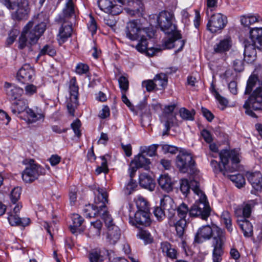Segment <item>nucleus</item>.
Listing matches in <instances>:
<instances>
[{
	"mask_svg": "<svg viewBox=\"0 0 262 262\" xmlns=\"http://www.w3.org/2000/svg\"><path fill=\"white\" fill-rule=\"evenodd\" d=\"M102 226V222L100 220L91 222V227L89 229V234L92 236H98L100 234Z\"/></svg>",
	"mask_w": 262,
	"mask_h": 262,
	"instance_id": "a19ab883",
	"label": "nucleus"
},
{
	"mask_svg": "<svg viewBox=\"0 0 262 262\" xmlns=\"http://www.w3.org/2000/svg\"><path fill=\"white\" fill-rule=\"evenodd\" d=\"M162 149L164 154L170 153L171 154H176L178 150L177 147L168 144L162 145Z\"/></svg>",
	"mask_w": 262,
	"mask_h": 262,
	"instance_id": "052dcab7",
	"label": "nucleus"
},
{
	"mask_svg": "<svg viewBox=\"0 0 262 262\" xmlns=\"http://www.w3.org/2000/svg\"><path fill=\"white\" fill-rule=\"evenodd\" d=\"M137 236L143 239L146 244H149L152 242V237L150 233L146 230H141Z\"/></svg>",
	"mask_w": 262,
	"mask_h": 262,
	"instance_id": "864d4df0",
	"label": "nucleus"
},
{
	"mask_svg": "<svg viewBox=\"0 0 262 262\" xmlns=\"http://www.w3.org/2000/svg\"><path fill=\"white\" fill-rule=\"evenodd\" d=\"M227 23V17L221 13L212 15L207 24V29L211 33L221 31Z\"/></svg>",
	"mask_w": 262,
	"mask_h": 262,
	"instance_id": "ddd939ff",
	"label": "nucleus"
},
{
	"mask_svg": "<svg viewBox=\"0 0 262 262\" xmlns=\"http://www.w3.org/2000/svg\"><path fill=\"white\" fill-rule=\"evenodd\" d=\"M158 145L152 144L149 146H143L140 148V152L149 157L155 155Z\"/></svg>",
	"mask_w": 262,
	"mask_h": 262,
	"instance_id": "09e8293b",
	"label": "nucleus"
},
{
	"mask_svg": "<svg viewBox=\"0 0 262 262\" xmlns=\"http://www.w3.org/2000/svg\"><path fill=\"white\" fill-rule=\"evenodd\" d=\"M175 107V104L165 106L160 117L161 121L164 124L165 127V130L163 133V135H166L169 130L171 126L173 125L176 120V115L173 114Z\"/></svg>",
	"mask_w": 262,
	"mask_h": 262,
	"instance_id": "f8f14e48",
	"label": "nucleus"
},
{
	"mask_svg": "<svg viewBox=\"0 0 262 262\" xmlns=\"http://www.w3.org/2000/svg\"><path fill=\"white\" fill-rule=\"evenodd\" d=\"M251 36L254 39H257V49L262 50V29H255L251 32Z\"/></svg>",
	"mask_w": 262,
	"mask_h": 262,
	"instance_id": "8fccbe9b",
	"label": "nucleus"
},
{
	"mask_svg": "<svg viewBox=\"0 0 262 262\" xmlns=\"http://www.w3.org/2000/svg\"><path fill=\"white\" fill-rule=\"evenodd\" d=\"M161 30L165 34L174 33L176 37H180V33L177 30L176 19L173 12L167 11H161L157 18Z\"/></svg>",
	"mask_w": 262,
	"mask_h": 262,
	"instance_id": "423d86ee",
	"label": "nucleus"
},
{
	"mask_svg": "<svg viewBox=\"0 0 262 262\" xmlns=\"http://www.w3.org/2000/svg\"><path fill=\"white\" fill-rule=\"evenodd\" d=\"M21 188L19 187H16L14 188L11 192L10 195V201L11 204L10 205H17L18 203H20L18 202V200L20 199V194H21Z\"/></svg>",
	"mask_w": 262,
	"mask_h": 262,
	"instance_id": "a18cd8bd",
	"label": "nucleus"
},
{
	"mask_svg": "<svg viewBox=\"0 0 262 262\" xmlns=\"http://www.w3.org/2000/svg\"><path fill=\"white\" fill-rule=\"evenodd\" d=\"M72 31L73 29L71 25L62 24L58 35V40L59 43L62 44L66 42L68 38L71 36Z\"/></svg>",
	"mask_w": 262,
	"mask_h": 262,
	"instance_id": "7c9ffc66",
	"label": "nucleus"
},
{
	"mask_svg": "<svg viewBox=\"0 0 262 262\" xmlns=\"http://www.w3.org/2000/svg\"><path fill=\"white\" fill-rule=\"evenodd\" d=\"M84 215L88 217H93L97 215H100L102 211H100L97 205L94 204L86 205L83 210Z\"/></svg>",
	"mask_w": 262,
	"mask_h": 262,
	"instance_id": "72a5a7b5",
	"label": "nucleus"
},
{
	"mask_svg": "<svg viewBox=\"0 0 262 262\" xmlns=\"http://www.w3.org/2000/svg\"><path fill=\"white\" fill-rule=\"evenodd\" d=\"M33 23L29 21L24 27L18 39V48L23 49L28 45L35 44L46 30V25L41 23L33 28Z\"/></svg>",
	"mask_w": 262,
	"mask_h": 262,
	"instance_id": "20e7f679",
	"label": "nucleus"
},
{
	"mask_svg": "<svg viewBox=\"0 0 262 262\" xmlns=\"http://www.w3.org/2000/svg\"><path fill=\"white\" fill-rule=\"evenodd\" d=\"M27 114L29 115L30 117L32 118L33 121H36L37 120L42 119L43 116L41 114H36L32 109L28 107L26 110Z\"/></svg>",
	"mask_w": 262,
	"mask_h": 262,
	"instance_id": "e2e57ef3",
	"label": "nucleus"
},
{
	"mask_svg": "<svg viewBox=\"0 0 262 262\" xmlns=\"http://www.w3.org/2000/svg\"><path fill=\"white\" fill-rule=\"evenodd\" d=\"M176 164L181 172L190 174L195 173V162L191 154L187 151H181L178 155Z\"/></svg>",
	"mask_w": 262,
	"mask_h": 262,
	"instance_id": "6e6552de",
	"label": "nucleus"
},
{
	"mask_svg": "<svg viewBox=\"0 0 262 262\" xmlns=\"http://www.w3.org/2000/svg\"><path fill=\"white\" fill-rule=\"evenodd\" d=\"M173 34L174 33H173L171 34H167L168 35H170V36H169L164 39L163 41V45L166 49H171L175 46L180 45V47L178 49V51H180L183 49L185 45V41L184 40H180L181 38V35L180 37L178 38L176 37Z\"/></svg>",
	"mask_w": 262,
	"mask_h": 262,
	"instance_id": "4be33fe9",
	"label": "nucleus"
},
{
	"mask_svg": "<svg viewBox=\"0 0 262 262\" xmlns=\"http://www.w3.org/2000/svg\"><path fill=\"white\" fill-rule=\"evenodd\" d=\"M46 170L36 163L33 160H30L28 166L22 173V179L26 183H31L38 178L39 176L44 175Z\"/></svg>",
	"mask_w": 262,
	"mask_h": 262,
	"instance_id": "1a4fd4ad",
	"label": "nucleus"
},
{
	"mask_svg": "<svg viewBox=\"0 0 262 262\" xmlns=\"http://www.w3.org/2000/svg\"><path fill=\"white\" fill-rule=\"evenodd\" d=\"M100 216L103 220L108 230L113 228L114 227H117L115 225L113 219L107 211V208L103 209Z\"/></svg>",
	"mask_w": 262,
	"mask_h": 262,
	"instance_id": "37998d69",
	"label": "nucleus"
},
{
	"mask_svg": "<svg viewBox=\"0 0 262 262\" xmlns=\"http://www.w3.org/2000/svg\"><path fill=\"white\" fill-rule=\"evenodd\" d=\"M89 71V66L85 63L79 62L75 67V73L77 74L81 75L86 74Z\"/></svg>",
	"mask_w": 262,
	"mask_h": 262,
	"instance_id": "603ef678",
	"label": "nucleus"
},
{
	"mask_svg": "<svg viewBox=\"0 0 262 262\" xmlns=\"http://www.w3.org/2000/svg\"><path fill=\"white\" fill-rule=\"evenodd\" d=\"M137 211L149 212V204L147 201L141 195H139L135 199Z\"/></svg>",
	"mask_w": 262,
	"mask_h": 262,
	"instance_id": "79ce46f5",
	"label": "nucleus"
},
{
	"mask_svg": "<svg viewBox=\"0 0 262 262\" xmlns=\"http://www.w3.org/2000/svg\"><path fill=\"white\" fill-rule=\"evenodd\" d=\"M179 113L181 117L184 120L192 121L194 119L195 114L194 110L189 111L184 107H182L180 108Z\"/></svg>",
	"mask_w": 262,
	"mask_h": 262,
	"instance_id": "de8ad7c7",
	"label": "nucleus"
},
{
	"mask_svg": "<svg viewBox=\"0 0 262 262\" xmlns=\"http://www.w3.org/2000/svg\"><path fill=\"white\" fill-rule=\"evenodd\" d=\"M153 80L158 89H163L167 85L168 80L167 76L164 73L157 74Z\"/></svg>",
	"mask_w": 262,
	"mask_h": 262,
	"instance_id": "58836bf2",
	"label": "nucleus"
},
{
	"mask_svg": "<svg viewBox=\"0 0 262 262\" xmlns=\"http://www.w3.org/2000/svg\"><path fill=\"white\" fill-rule=\"evenodd\" d=\"M220 163L212 160L210 164L215 173L222 172L224 175L227 171L233 172L237 168V164L239 162V153L235 149L228 150H223L219 153Z\"/></svg>",
	"mask_w": 262,
	"mask_h": 262,
	"instance_id": "7ed1b4c3",
	"label": "nucleus"
},
{
	"mask_svg": "<svg viewBox=\"0 0 262 262\" xmlns=\"http://www.w3.org/2000/svg\"><path fill=\"white\" fill-rule=\"evenodd\" d=\"M146 34H143L140 36V39L138 43L136 46V49L137 50L141 53L146 52L150 56H154L156 52L158 51V49L155 48H147V41L146 39Z\"/></svg>",
	"mask_w": 262,
	"mask_h": 262,
	"instance_id": "5701e85b",
	"label": "nucleus"
},
{
	"mask_svg": "<svg viewBox=\"0 0 262 262\" xmlns=\"http://www.w3.org/2000/svg\"><path fill=\"white\" fill-rule=\"evenodd\" d=\"M132 178H133L130 177L129 182L125 186V193L128 195L130 194L134 191H135L137 187L136 181L133 180Z\"/></svg>",
	"mask_w": 262,
	"mask_h": 262,
	"instance_id": "6e6d98bb",
	"label": "nucleus"
},
{
	"mask_svg": "<svg viewBox=\"0 0 262 262\" xmlns=\"http://www.w3.org/2000/svg\"><path fill=\"white\" fill-rule=\"evenodd\" d=\"M101 159L102 161L101 165L99 167H98L96 169V171L97 174H100L101 172H107L108 171L106 159L104 157H102Z\"/></svg>",
	"mask_w": 262,
	"mask_h": 262,
	"instance_id": "0e129e2a",
	"label": "nucleus"
},
{
	"mask_svg": "<svg viewBox=\"0 0 262 262\" xmlns=\"http://www.w3.org/2000/svg\"><path fill=\"white\" fill-rule=\"evenodd\" d=\"M237 223L242 230L245 237H250L253 234V226L246 219L243 220H237Z\"/></svg>",
	"mask_w": 262,
	"mask_h": 262,
	"instance_id": "f704fd0d",
	"label": "nucleus"
},
{
	"mask_svg": "<svg viewBox=\"0 0 262 262\" xmlns=\"http://www.w3.org/2000/svg\"><path fill=\"white\" fill-rule=\"evenodd\" d=\"M160 206L167 210L168 218L174 217L176 213V205L173 200L168 195H164L160 199Z\"/></svg>",
	"mask_w": 262,
	"mask_h": 262,
	"instance_id": "6ab92c4d",
	"label": "nucleus"
},
{
	"mask_svg": "<svg viewBox=\"0 0 262 262\" xmlns=\"http://www.w3.org/2000/svg\"><path fill=\"white\" fill-rule=\"evenodd\" d=\"M211 237H212V243H214L215 239H226V232L224 230L215 225L212 227L209 225L204 226L198 231L195 236V241L200 243L202 238L209 239Z\"/></svg>",
	"mask_w": 262,
	"mask_h": 262,
	"instance_id": "0eeeda50",
	"label": "nucleus"
},
{
	"mask_svg": "<svg viewBox=\"0 0 262 262\" xmlns=\"http://www.w3.org/2000/svg\"><path fill=\"white\" fill-rule=\"evenodd\" d=\"M196 182L198 183V189H199V183L196 181V180H192L191 181L190 183L189 184L188 181L187 179H183L181 180L180 181V190L182 192V193L186 196L188 193L190 191V189L191 187L192 190L193 191L194 193H195V192L194 191V189L196 187V184L195 182L193 183L192 185V182Z\"/></svg>",
	"mask_w": 262,
	"mask_h": 262,
	"instance_id": "473e14b6",
	"label": "nucleus"
},
{
	"mask_svg": "<svg viewBox=\"0 0 262 262\" xmlns=\"http://www.w3.org/2000/svg\"><path fill=\"white\" fill-rule=\"evenodd\" d=\"M248 181L256 190H260L262 187V174L259 171L247 173Z\"/></svg>",
	"mask_w": 262,
	"mask_h": 262,
	"instance_id": "cd10ccee",
	"label": "nucleus"
},
{
	"mask_svg": "<svg viewBox=\"0 0 262 262\" xmlns=\"http://www.w3.org/2000/svg\"><path fill=\"white\" fill-rule=\"evenodd\" d=\"M78 86L76 84V78L75 77L72 78L70 81L69 87L70 93V100L75 104L78 102Z\"/></svg>",
	"mask_w": 262,
	"mask_h": 262,
	"instance_id": "c9c22d12",
	"label": "nucleus"
},
{
	"mask_svg": "<svg viewBox=\"0 0 262 262\" xmlns=\"http://www.w3.org/2000/svg\"><path fill=\"white\" fill-rule=\"evenodd\" d=\"M194 182L196 184L194 191L198 198H195V203L190 209L184 203H181L176 207L175 216H177L178 220H186L188 214L190 216H200L204 220H206L210 215V208L207 201V197L200 189H198V183L195 181L192 183Z\"/></svg>",
	"mask_w": 262,
	"mask_h": 262,
	"instance_id": "f257e3e1",
	"label": "nucleus"
},
{
	"mask_svg": "<svg viewBox=\"0 0 262 262\" xmlns=\"http://www.w3.org/2000/svg\"><path fill=\"white\" fill-rule=\"evenodd\" d=\"M81 124L79 120L77 119L71 124V127L74 132L75 134L79 137L81 136L80 130L79 129Z\"/></svg>",
	"mask_w": 262,
	"mask_h": 262,
	"instance_id": "338daca9",
	"label": "nucleus"
},
{
	"mask_svg": "<svg viewBox=\"0 0 262 262\" xmlns=\"http://www.w3.org/2000/svg\"><path fill=\"white\" fill-rule=\"evenodd\" d=\"M229 178L231 181L235 183V186L238 188H241L245 184V180L243 176L238 173L229 176Z\"/></svg>",
	"mask_w": 262,
	"mask_h": 262,
	"instance_id": "49530a36",
	"label": "nucleus"
},
{
	"mask_svg": "<svg viewBox=\"0 0 262 262\" xmlns=\"http://www.w3.org/2000/svg\"><path fill=\"white\" fill-rule=\"evenodd\" d=\"M46 54L49 55L50 56H54L56 54V51L52 47L49 45H46L40 50L39 56H42Z\"/></svg>",
	"mask_w": 262,
	"mask_h": 262,
	"instance_id": "5fc2aeb1",
	"label": "nucleus"
},
{
	"mask_svg": "<svg viewBox=\"0 0 262 262\" xmlns=\"http://www.w3.org/2000/svg\"><path fill=\"white\" fill-rule=\"evenodd\" d=\"M260 18V17L258 16L252 15H244L241 17V22L244 26L248 27L256 22H258Z\"/></svg>",
	"mask_w": 262,
	"mask_h": 262,
	"instance_id": "c03bdc74",
	"label": "nucleus"
},
{
	"mask_svg": "<svg viewBox=\"0 0 262 262\" xmlns=\"http://www.w3.org/2000/svg\"><path fill=\"white\" fill-rule=\"evenodd\" d=\"M34 76V69L27 63L24 64L16 74L17 81L23 84L32 82Z\"/></svg>",
	"mask_w": 262,
	"mask_h": 262,
	"instance_id": "2eb2a0df",
	"label": "nucleus"
},
{
	"mask_svg": "<svg viewBox=\"0 0 262 262\" xmlns=\"http://www.w3.org/2000/svg\"><path fill=\"white\" fill-rule=\"evenodd\" d=\"M28 6L16 4L15 11L11 13L12 19L17 20L26 19L28 13Z\"/></svg>",
	"mask_w": 262,
	"mask_h": 262,
	"instance_id": "c85d7f7f",
	"label": "nucleus"
},
{
	"mask_svg": "<svg viewBox=\"0 0 262 262\" xmlns=\"http://www.w3.org/2000/svg\"><path fill=\"white\" fill-rule=\"evenodd\" d=\"M142 85L145 88L147 92H151L156 88L154 80H144L142 82Z\"/></svg>",
	"mask_w": 262,
	"mask_h": 262,
	"instance_id": "680f3d73",
	"label": "nucleus"
},
{
	"mask_svg": "<svg viewBox=\"0 0 262 262\" xmlns=\"http://www.w3.org/2000/svg\"><path fill=\"white\" fill-rule=\"evenodd\" d=\"M129 222L133 226H149L151 220L149 212L137 211L135 214H129Z\"/></svg>",
	"mask_w": 262,
	"mask_h": 262,
	"instance_id": "dca6fc26",
	"label": "nucleus"
},
{
	"mask_svg": "<svg viewBox=\"0 0 262 262\" xmlns=\"http://www.w3.org/2000/svg\"><path fill=\"white\" fill-rule=\"evenodd\" d=\"M124 32L126 37L133 41L138 40L140 36L144 34H146V36L149 38L152 37L154 35L151 29L144 27L139 19H134L127 22Z\"/></svg>",
	"mask_w": 262,
	"mask_h": 262,
	"instance_id": "39448f33",
	"label": "nucleus"
},
{
	"mask_svg": "<svg viewBox=\"0 0 262 262\" xmlns=\"http://www.w3.org/2000/svg\"><path fill=\"white\" fill-rule=\"evenodd\" d=\"M255 88L253 93L250 96L243 105L246 110V114L252 117H256L253 110L257 111L262 109V83L254 76L249 78L245 91V94H249Z\"/></svg>",
	"mask_w": 262,
	"mask_h": 262,
	"instance_id": "f03ea898",
	"label": "nucleus"
},
{
	"mask_svg": "<svg viewBox=\"0 0 262 262\" xmlns=\"http://www.w3.org/2000/svg\"><path fill=\"white\" fill-rule=\"evenodd\" d=\"M139 183L140 185L150 191L154 190L156 183L152 178L147 173H142L139 175Z\"/></svg>",
	"mask_w": 262,
	"mask_h": 262,
	"instance_id": "b1692460",
	"label": "nucleus"
},
{
	"mask_svg": "<svg viewBox=\"0 0 262 262\" xmlns=\"http://www.w3.org/2000/svg\"><path fill=\"white\" fill-rule=\"evenodd\" d=\"M27 84L25 87V94L29 96H32L37 92V87L32 84Z\"/></svg>",
	"mask_w": 262,
	"mask_h": 262,
	"instance_id": "bf43d9fd",
	"label": "nucleus"
},
{
	"mask_svg": "<svg viewBox=\"0 0 262 262\" xmlns=\"http://www.w3.org/2000/svg\"><path fill=\"white\" fill-rule=\"evenodd\" d=\"M158 184L161 188L167 192H169L173 190V183L171 178L167 174L160 176L158 180Z\"/></svg>",
	"mask_w": 262,
	"mask_h": 262,
	"instance_id": "c756f323",
	"label": "nucleus"
},
{
	"mask_svg": "<svg viewBox=\"0 0 262 262\" xmlns=\"http://www.w3.org/2000/svg\"><path fill=\"white\" fill-rule=\"evenodd\" d=\"M164 210L161 206L155 208L153 213L158 221H162L165 218V214Z\"/></svg>",
	"mask_w": 262,
	"mask_h": 262,
	"instance_id": "4d7b16f0",
	"label": "nucleus"
},
{
	"mask_svg": "<svg viewBox=\"0 0 262 262\" xmlns=\"http://www.w3.org/2000/svg\"><path fill=\"white\" fill-rule=\"evenodd\" d=\"M149 164L150 161L148 159L145 158L141 152L137 156L135 157L130 164L128 169L130 177L133 178L137 169L139 168L143 167L145 169H148L149 168Z\"/></svg>",
	"mask_w": 262,
	"mask_h": 262,
	"instance_id": "4468645a",
	"label": "nucleus"
},
{
	"mask_svg": "<svg viewBox=\"0 0 262 262\" xmlns=\"http://www.w3.org/2000/svg\"><path fill=\"white\" fill-rule=\"evenodd\" d=\"M62 12L63 16L59 18L58 21L60 23H66L68 19L75 17V5L73 0H66Z\"/></svg>",
	"mask_w": 262,
	"mask_h": 262,
	"instance_id": "412c9836",
	"label": "nucleus"
},
{
	"mask_svg": "<svg viewBox=\"0 0 262 262\" xmlns=\"http://www.w3.org/2000/svg\"><path fill=\"white\" fill-rule=\"evenodd\" d=\"M71 219L72 224L70 225V229L73 234H75L79 230V227L81 226L84 220L82 216L76 213L72 215Z\"/></svg>",
	"mask_w": 262,
	"mask_h": 262,
	"instance_id": "e433bc0d",
	"label": "nucleus"
},
{
	"mask_svg": "<svg viewBox=\"0 0 262 262\" xmlns=\"http://www.w3.org/2000/svg\"><path fill=\"white\" fill-rule=\"evenodd\" d=\"M169 224L170 226L175 227L177 236L180 238H182L185 232L186 220H178L174 215L173 217L169 218Z\"/></svg>",
	"mask_w": 262,
	"mask_h": 262,
	"instance_id": "a878e982",
	"label": "nucleus"
},
{
	"mask_svg": "<svg viewBox=\"0 0 262 262\" xmlns=\"http://www.w3.org/2000/svg\"><path fill=\"white\" fill-rule=\"evenodd\" d=\"M255 29H262V28H254L250 31V41H245L244 60L248 63H253L256 59V51L255 48L257 49V39H254L251 36V32Z\"/></svg>",
	"mask_w": 262,
	"mask_h": 262,
	"instance_id": "9b49d317",
	"label": "nucleus"
},
{
	"mask_svg": "<svg viewBox=\"0 0 262 262\" xmlns=\"http://www.w3.org/2000/svg\"><path fill=\"white\" fill-rule=\"evenodd\" d=\"M28 107L27 101L24 99H17L13 103L11 106L12 112L14 114H20L26 111Z\"/></svg>",
	"mask_w": 262,
	"mask_h": 262,
	"instance_id": "2f4dec72",
	"label": "nucleus"
},
{
	"mask_svg": "<svg viewBox=\"0 0 262 262\" xmlns=\"http://www.w3.org/2000/svg\"><path fill=\"white\" fill-rule=\"evenodd\" d=\"M221 222L225 225L227 231L231 233L233 228L231 214L228 211H224L221 215Z\"/></svg>",
	"mask_w": 262,
	"mask_h": 262,
	"instance_id": "ea45409f",
	"label": "nucleus"
},
{
	"mask_svg": "<svg viewBox=\"0 0 262 262\" xmlns=\"http://www.w3.org/2000/svg\"><path fill=\"white\" fill-rule=\"evenodd\" d=\"M232 41L230 37L221 39L214 46V52L216 53H224L228 51L231 48Z\"/></svg>",
	"mask_w": 262,
	"mask_h": 262,
	"instance_id": "bb28decb",
	"label": "nucleus"
},
{
	"mask_svg": "<svg viewBox=\"0 0 262 262\" xmlns=\"http://www.w3.org/2000/svg\"><path fill=\"white\" fill-rule=\"evenodd\" d=\"M4 88L7 95L12 99H19L24 93L23 89L8 82H5Z\"/></svg>",
	"mask_w": 262,
	"mask_h": 262,
	"instance_id": "393cba45",
	"label": "nucleus"
},
{
	"mask_svg": "<svg viewBox=\"0 0 262 262\" xmlns=\"http://www.w3.org/2000/svg\"><path fill=\"white\" fill-rule=\"evenodd\" d=\"M114 15L112 14L108 15L104 19L105 24L112 28H114L117 24V20L114 16Z\"/></svg>",
	"mask_w": 262,
	"mask_h": 262,
	"instance_id": "69168bd1",
	"label": "nucleus"
},
{
	"mask_svg": "<svg viewBox=\"0 0 262 262\" xmlns=\"http://www.w3.org/2000/svg\"><path fill=\"white\" fill-rule=\"evenodd\" d=\"M10 210L8 212V220L11 226H26L29 224L30 219L20 218L18 213L22 208L21 203L10 205Z\"/></svg>",
	"mask_w": 262,
	"mask_h": 262,
	"instance_id": "9d476101",
	"label": "nucleus"
},
{
	"mask_svg": "<svg viewBox=\"0 0 262 262\" xmlns=\"http://www.w3.org/2000/svg\"><path fill=\"white\" fill-rule=\"evenodd\" d=\"M98 5L101 10L112 15L119 14L122 9L120 5L114 4L110 0H98Z\"/></svg>",
	"mask_w": 262,
	"mask_h": 262,
	"instance_id": "f3484780",
	"label": "nucleus"
},
{
	"mask_svg": "<svg viewBox=\"0 0 262 262\" xmlns=\"http://www.w3.org/2000/svg\"><path fill=\"white\" fill-rule=\"evenodd\" d=\"M119 87L122 93H126L128 89L129 82L126 77L121 76L118 79Z\"/></svg>",
	"mask_w": 262,
	"mask_h": 262,
	"instance_id": "3c124183",
	"label": "nucleus"
},
{
	"mask_svg": "<svg viewBox=\"0 0 262 262\" xmlns=\"http://www.w3.org/2000/svg\"><path fill=\"white\" fill-rule=\"evenodd\" d=\"M120 231L118 227H114L113 228L108 229L107 238L111 244H115L119 239Z\"/></svg>",
	"mask_w": 262,
	"mask_h": 262,
	"instance_id": "4c0bfd02",
	"label": "nucleus"
},
{
	"mask_svg": "<svg viewBox=\"0 0 262 262\" xmlns=\"http://www.w3.org/2000/svg\"><path fill=\"white\" fill-rule=\"evenodd\" d=\"M233 67L236 72H241L244 70L243 61L241 59H235L233 62Z\"/></svg>",
	"mask_w": 262,
	"mask_h": 262,
	"instance_id": "774afa93",
	"label": "nucleus"
},
{
	"mask_svg": "<svg viewBox=\"0 0 262 262\" xmlns=\"http://www.w3.org/2000/svg\"><path fill=\"white\" fill-rule=\"evenodd\" d=\"M88 28L92 35L96 33L97 29V25L94 18L92 16H90V20L88 24Z\"/></svg>",
	"mask_w": 262,
	"mask_h": 262,
	"instance_id": "13d9d810",
	"label": "nucleus"
},
{
	"mask_svg": "<svg viewBox=\"0 0 262 262\" xmlns=\"http://www.w3.org/2000/svg\"><path fill=\"white\" fill-rule=\"evenodd\" d=\"M226 239H215L214 243H212V261L213 262H221L224 253V245Z\"/></svg>",
	"mask_w": 262,
	"mask_h": 262,
	"instance_id": "a211bd4d",
	"label": "nucleus"
},
{
	"mask_svg": "<svg viewBox=\"0 0 262 262\" xmlns=\"http://www.w3.org/2000/svg\"><path fill=\"white\" fill-rule=\"evenodd\" d=\"M96 195L94 199V204L100 208V211L106 208L105 204L107 203L108 195L105 189L99 188L96 189L94 191Z\"/></svg>",
	"mask_w": 262,
	"mask_h": 262,
	"instance_id": "aec40b11",
	"label": "nucleus"
}]
</instances>
